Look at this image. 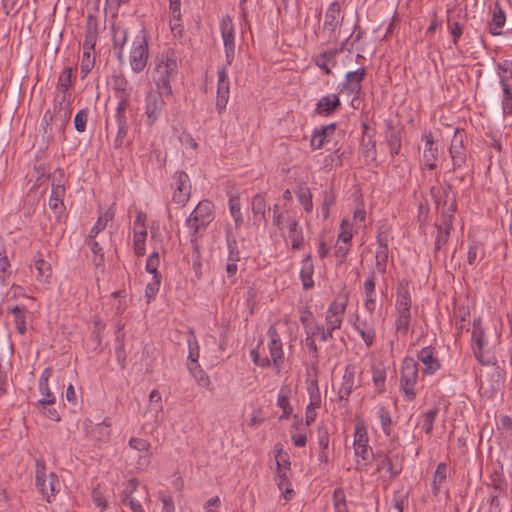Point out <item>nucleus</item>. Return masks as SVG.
Wrapping results in <instances>:
<instances>
[{
    "instance_id": "obj_1",
    "label": "nucleus",
    "mask_w": 512,
    "mask_h": 512,
    "mask_svg": "<svg viewBox=\"0 0 512 512\" xmlns=\"http://www.w3.org/2000/svg\"><path fill=\"white\" fill-rule=\"evenodd\" d=\"M72 74L73 69L66 67L58 78L57 94L54 98V111L59 122V129L63 130L70 121L72 112Z\"/></svg>"
},
{
    "instance_id": "obj_2",
    "label": "nucleus",
    "mask_w": 512,
    "mask_h": 512,
    "mask_svg": "<svg viewBox=\"0 0 512 512\" xmlns=\"http://www.w3.org/2000/svg\"><path fill=\"white\" fill-rule=\"evenodd\" d=\"M267 335L269 337L268 351L270 357H261L259 351L256 349L250 351V357L255 365L264 369L272 366L275 373L279 375L285 363L283 344L274 325L269 327Z\"/></svg>"
},
{
    "instance_id": "obj_3",
    "label": "nucleus",
    "mask_w": 512,
    "mask_h": 512,
    "mask_svg": "<svg viewBox=\"0 0 512 512\" xmlns=\"http://www.w3.org/2000/svg\"><path fill=\"white\" fill-rule=\"evenodd\" d=\"M178 72V57L173 49H168L162 59L156 63L152 78L160 95H171V78Z\"/></svg>"
},
{
    "instance_id": "obj_4",
    "label": "nucleus",
    "mask_w": 512,
    "mask_h": 512,
    "mask_svg": "<svg viewBox=\"0 0 512 512\" xmlns=\"http://www.w3.org/2000/svg\"><path fill=\"white\" fill-rule=\"evenodd\" d=\"M128 0H107L106 11H110L113 21V39L114 50L121 67L125 65L124 47L127 41V32L121 26V17L125 16V11L121 12V6L126 4Z\"/></svg>"
},
{
    "instance_id": "obj_5",
    "label": "nucleus",
    "mask_w": 512,
    "mask_h": 512,
    "mask_svg": "<svg viewBox=\"0 0 512 512\" xmlns=\"http://www.w3.org/2000/svg\"><path fill=\"white\" fill-rule=\"evenodd\" d=\"M110 104L114 106V115L107 121V129H109L111 133L116 132L112 142L113 155H115L117 152H121L127 136L128 124L126 113L128 101L120 100Z\"/></svg>"
},
{
    "instance_id": "obj_6",
    "label": "nucleus",
    "mask_w": 512,
    "mask_h": 512,
    "mask_svg": "<svg viewBox=\"0 0 512 512\" xmlns=\"http://www.w3.org/2000/svg\"><path fill=\"white\" fill-rule=\"evenodd\" d=\"M419 377L418 362L412 357H405L400 370V390L405 401L412 402L417 397L416 385Z\"/></svg>"
},
{
    "instance_id": "obj_7",
    "label": "nucleus",
    "mask_w": 512,
    "mask_h": 512,
    "mask_svg": "<svg viewBox=\"0 0 512 512\" xmlns=\"http://www.w3.org/2000/svg\"><path fill=\"white\" fill-rule=\"evenodd\" d=\"M149 38L148 31L143 28L133 42V48L130 51V66L135 72H140L146 67L149 58Z\"/></svg>"
},
{
    "instance_id": "obj_8",
    "label": "nucleus",
    "mask_w": 512,
    "mask_h": 512,
    "mask_svg": "<svg viewBox=\"0 0 512 512\" xmlns=\"http://www.w3.org/2000/svg\"><path fill=\"white\" fill-rule=\"evenodd\" d=\"M214 205L209 200L200 201L186 220V226L193 232L198 233L214 219Z\"/></svg>"
},
{
    "instance_id": "obj_9",
    "label": "nucleus",
    "mask_w": 512,
    "mask_h": 512,
    "mask_svg": "<svg viewBox=\"0 0 512 512\" xmlns=\"http://www.w3.org/2000/svg\"><path fill=\"white\" fill-rule=\"evenodd\" d=\"M449 154L452 161L453 171L468 167L470 157L464 145V133L456 129L449 147Z\"/></svg>"
},
{
    "instance_id": "obj_10",
    "label": "nucleus",
    "mask_w": 512,
    "mask_h": 512,
    "mask_svg": "<svg viewBox=\"0 0 512 512\" xmlns=\"http://www.w3.org/2000/svg\"><path fill=\"white\" fill-rule=\"evenodd\" d=\"M65 173L62 169H56L52 174V189L49 198V207L55 213L60 215L65 209Z\"/></svg>"
},
{
    "instance_id": "obj_11",
    "label": "nucleus",
    "mask_w": 512,
    "mask_h": 512,
    "mask_svg": "<svg viewBox=\"0 0 512 512\" xmlns=\"http://www.w3.org/2000/svg\"><path fill=\"white\" fill-rule=\"evenodd\" d=\"M36 487L38 491L46 498L47 502L51 501V497L59 491L60 482L55 473L47 475L45 466L37 462L36 470Z\"/></svg>"
},
{
    "instance_id": "obj_12",
    "label": "nucleus",
    "mask_w": 512,
    "mask_h": 512,
    "mask_svg": "<svg viewBox=\"0 0 512 512\" xmlns=\"http://www.w3.org/2000/svg\"><path fill=\"white\" fill-rule=\"evenodd\" d=\"M348 305V296L338 297L328 307L325 312L324 325L335 332L339 330L343 324L344 315Z\"/></svg>"
},
{
    "instance_id": "obj_13",
    "label": "nucleus",
    "mask_w": 512,
    "mask_h": 512,
    "mask_svg": "<svg viewBox=\"0 0 512 512\" xmlns=\"http://www.w3.org/2000/svg\"><path fill=\"white\" fill-rule=\"evenodd\" d=\"M221 36L223 39L226 65L230 66L235 58V29L233 20L229 15L222 18L220 23Z\"/></svg>"
},
{
    "instance_id": "obj_14",
    "label": "nucleus",
    "mask_w": 512,
    "mask_h": 512,
    "mask_svg": "<svg viewBox=\"0 0 512 512\" xmlns=\"http://www.w3.org/2000/svg\"><path fill=\"white\" fill-rule=\"evenodd\" d=\"M485 331L481 325V319L473 321V329L471 335V347L477 361L482 365H489L491 360L484 352Z\"/></svg>"
},
{
    "instance_id": "obj_15",
    "label": "nucleus",
    "mask_w": 512,
    "mask_h": 512,
    "mask_svg": "<svg viewBox=\"0 0 512 512\" xmlns=\"http://www.w3.org/2000/svg\"><path fill=\"white\" fill-rule=\"evenodd\" d=\"M412 298L409 290V282L405 279L397 284L395 299V317H412Z\"/></svg>"
},
{
    "instance_id": "obj_16",
    "label": "nucleus",
    "mask_w": 512,
    "mask_h": 512,
    "mask_svg": "<svg viewBox=\"0 0 512 512\" xmlns=\"http://www.w3.org/2000/svg\"><path fill=\"white\" fill-rule=\"evenodd\" d=\"M171 187L173 189V202L184 205L189 200L191 193V183L188 174L184 171L176 172L173 176Z\"/></svg>"
},
{
    "instance_id": "obj_17",
    "label": "nucleus",
    "mask_w": 512,
    "mask_h": 512,
    "mask_svg": "<svg viewBox=\"0 0 512 512\" xmlns=\"http://www.w3.org/2000/svg\"><path fill=\"white\" fill-rule=\"evenodd\" d=\"M108 87L110 91L108 103L120 100L128 101V81L122 70L111 76Z\"/></svg>"
},
{
    "instance_id": "obj_18",
    "label": "nucleus",
    "mask_w": 512,
    "mask_h": 512,
    "mask_svg": "<svg viewBox=\"0 0 512 512\" xmlns=\"http://www.w3.org/2000/svg\"><path fill=\"white\" fill-rule=\"evenodd\" d=\"M227 65L218 69L216 110L221 114L228 103L230 94V82L227 74Z\"/></svg>"
},
{
    "instance_id": "obj_19",
    "label": "nucleus",
    "mask_w": 512,
    "mask_h": 512,
    "mask_svg": "<svg viewBox=\"0 0 512 512\" xmlns=\"http://www.w3.org/2000/svg\"><path fill=\"white\" fill-rule=\"evenodd\" d=\"M147 216L143 212H139L134 221V252L137 256L145 255V241L147 238L146 228Z\"/></svg>"
},
{
    "instance_id": "obj_20",
    "label": "nucleus",
    "mask_w": 512,
    "mask_h": 512,
    "mask_svg": "<svg viewBox=\"0 0 512 512\" xmlns=\"http://www.w3.org/2000/svg\"><path fill=\"white\" fill-rule=\"evenodd\" d=\"M130 450L138 454V460L137 463H135L136 469H146L151 461L150 443L144 439L131 438Z\"/></svg>"
},
{
    "instance_id": "obj_21",
    "label": "nucleus",
    "mask_w": 512,
    "mask_h": 512,
    "mask_svg": "<svg viewBox=\"0 0 512 512\" xmlns=\"http://www.w3.org/2000/svg\"><path fill=\"white\" fill-rule=\"evenodd\" d=\"M355 375L356 366L352 363L347 364L337 391L339 400L348 401L355 388Z\"/></svg>"
},
{
    "instance_id": "obj_22",
    "label": "nucleus",
    "mask_w": 512,
    "mask_h": 512,
    "mask_svg": "<svg viewBox=\"0 0 512 512\" xmlns=\"http://www.w3.org/2000/svg\"><path fill=\"white\" fill-rule=\"evenodd\" d=\"M417 359L423 364V373L426 375H433L441 368L435 349L431 346L423 347L417 353Z\"/></svg>"
},
{
    "instance_id": "obj_23",
    "label": "nucleus",
    "mask_w": 512,
    "mask_h": 512,
    "mask_svg": "<svg viewBox=\"0 0 512 512\" xmlns=\"http://www.w3.org/2000/svg\"><path fill=\"white\" fill-rule=\"evenodd\" d=\"M365 75L366 69L363 67L356 71L348 72L342 83L341 92H346L348 95H358L361 91V83Z\"/></svg>"
},
{
    "instance_id": "obj_24",
    "label": "nucleus",
    "mask_w": 512,
    "mask_h": 512,
    "mask_svg": "<svg viewBox=\"0 0 512 512\" xmlns=\"http://www.w3.org/2000/svg\"><path fill=\"white\" fill-rule=\"evenodd\" d=\"M110 425L103 421L101 423L93 424L92 421L86 420L84 422V429L86 435L95 442H106L110 436Z\"/></svg>"
},
{
    "instance_id": "obj_25",
    "label": "nucleus",
    "mask_w": 512,
    "mask_h": 512,
    "mask_svg": "<svg viewBox=\"0 0 512 512\" xmlns=\"http://www.w3.org/2000/svg\"><path fill=\"white\" fill-rule=\"evenodd\" d=\"M341 106L338 94H327L322 96L315 106V113L320 116H330L334 114Z\"/></svg>"
},
{
    "instance_id": "obj_26",
    "label": "nucleus",
    "mask_w": 512,
    "mask_h": 512,
    "mask_svg": "<svg viewBox=\"0 0 512 512\" xmlns=\"http://www.w3.org/2000/svg\"><path fill=\"white\" fill-rule=\"evenodd\" d=\"M336 124L332 123L326 126H321L313 131L310 140V146L313 150L322 148L326 143H329L334 136Z\"/></svg>"
},
{
    "instance_id": "obj_27",
    "label": "nucleus",
    "mask_w": 512,
    "mask_h": 512,
    "mask_svg": "<svg viewBox=\"0 0 512 512\" xmlns=\"http://www.w3.org/2000/svg\"><path fill=\"white\" fill-rule=\"evenodd\" d=\"M368 434L366 427L362 424H357L354 432V451L357 457H361L363 460L368 458Z\"/></svg>"
},
{
    "instance_id": "obj_28",
    "label": "nucleus",
    "mask_w": 512,
    "mask_h": 512,
    "mask_svg": "<svg viewBox=\"0 0 512 512\" xmlns=\"http://www.w3.org/2000/svg\"><path fill=\"white\" fill-rule=\"evenodd\" d=\"M343 46L339 49H330L324 51L313 58L317 67H319L326 75L331 74V68L337 64L336 56L342 52Z\"/></svg>"
},
{
    "instance_id": "obj_29",
    "label": "nucleus",
    "mask_w": 512,
    "mask_h": 512,
    "mask_svg": "<svg viewBox=\"0 0 512 512\" xmlns=\"http://www.w3.org/2000/svg\"><path fill=\"white\" fill-rule=\"evenodd\" d=\"M163 95H160L159 91L157 93L149 92L146 97V115L148 119L149 125H152L159 117L163 100L161 99Z\"/></svg>"
},
{
    "instance_id": "obj_30",
    "label": "nucleus",
    "mask_w": 512,
    "mask_h": 512,
    "mask_svg": "<svg viewBox=\"0 0 512 512\" xmlns=\"http://www.w3.org/2000/svg\"><path fill=\"white\" fill-rule=\"evenodd\" d=\"M343 17L341 16L340 5L337 1L332 2L325 14L324 30L334 33L341 25Z\"/></svg>"
},
{
    "instance_id": "obj_31",
    "label": "nucleus",
    "mask_w": 512,
    "mask_h": 512,
    "mask_svg": "<svg viewBox=\"0 0 512 512\" xmlns=\"http://www.w3.org/2000/svg\"><path fill=\"white\" fill-rule=\"evenodd\" d=\"M34 268L36 270V281L42 284H50L52 279L51 264L46 261L41 253H37L34 260Z\"/></svg>"
},
{
    "instance_id": "obj_32",
    "label": "nucleus",
    "mask_w": 512,
    "mask_h": 512,
    "mask_svg": "<svg viewBox=\"0 0 512 512\" xmlns=\"http://www.w3.org/2000/svg\"><path fill=\"white\" fill-rule=\"evenodd\" d=\"M436 227L437 234L435 237V250L440 251L448 243L453 223H450L449 217L440 218L439 222L436 224Z\"/></svg>"
},
{
    "instance_id": "obj_33",
    "label": "nucleus",
    "mask_w": 512,
    "mask_h": 512,
    "mask_svg": "<svg viewBox=\"0 0 512 512\" xmlns=\"http://www.w3.org/2000/svg\"><path fill=\"white\" fill-rule=\"evenodd\" d=\"M313 274L314 264L312 256L307 254L301 262L300 269V279L304 290H310L314 287Z\"/></svg>"
},
{
    "instance_id": "obj_34",
    "label": "nucleus",
    "mask_w": 512,
    "mask_h": 512,
    "mask_svg": "<svg viewBox=\"0 0 512 512\" xmlns=\"http://www.w3.org/2000/svg\"><path fill=\"white\" fill-rule=\"evenodd\" d=\"M377 470L387 469L392 478H396L401 473V466L396 465L392 458L385 452H377L374 455Z\"/></svg>"
},
{
    "instance_id": "obj_35",
    "label": "nucleus",
    "mask_w": 512,
    "mask_h": 512,
    "mask_svg": "<svg viewBox=\"0 0 512 512\" xmlns=\"http://www.w3.org/2000/svg\"><path fill=\"white\" fill-rule=\"evenodd\" d=\"M288 236L291 240V247L294 250H299L303 247L304 244V236L302 227L299 224V221L295 218H288Z\"/></svg>"
},
{
    "instance_id": "obj_36",
    "label": "nucleus",
    "mask_w": 512,
    "mask_h": 512,
    "mask_svg": "<svg viewBox=\"0 0 512 512\" xmlns=\"http://www.w3.org/2000/svg\"><path fill=\"white\" fill-rule=\"evenodd\" d=\"M505 22L506 14L500 4L495 2L492 12V20L489 24V32L494 36L500 35Z\"/></svg>"
},
{
    "instance_id": "obj_37",
    "label": "nucleus",
    "mask_w": 512,
    "mask_h": 512,
    "mask_svg": "<svg viewBox=\"0 0 512 512\" xmlns=\"http://www.w3.org/2000/svg\"><path fill=\"white\" fill-rule=\"evenodd\" d=\"M13 314L14 324L20 335H24L27 331V309L24 306L15 305L8 309Z\"/></svg>"
},
{
    "instance_id": "obj_38",
    "label": "nucleus",
    "mask_w": 512,
    "mask_h": 512,
    "mask_svg": "<svg viewBox=\"0 0 512 512\" xmlns=\"http://www.w3.org/2000/svg\"><path fill=\"white\" fill-rule=\"evenodd\" d=\"M163 410L162 397L158 390L154 389L149 394L148 414L154 422H158Z\"/></svg>"
},
{
    "instance_id": "obj_39",
    "label": "nucleus",
    "mask_w": 512,
    "mask_h": 512,
    "mask_svg": "<svg viewBox=\"0 0 512 512\" xmlns=\"http://www.w3.org/2000/svg\"><path fill=\"white\" fill-rule=\"evenodd\" d=\"M448 467L447 464L441 462L437 465L436 470L433 475L432 481V490L434 495H438L440 493L442 484L445 482L447 478Z\"/></svg>"
},
{
    "instance_id": "obj_40",
    "label": "nucleus",
    "mask_w": 512,
    "mask_h": 512,
    "mask_svg": "<svg viewBox=\"0 0 512 512\" xmlns=\"http://www.w3.org/2000/svg\"><path fill=\"white\" fill-rule=\"evenodd\" d=\"M288 393H289V389L287 387L286 388L282 387L278 394L277 405L279 408L282 409V414L279 417V420L289 418V416L291 415V413L293 411V408L290 405Z\"/></svg>"
},
{
    "instance_id": "obj_41",
    "label": "nucleus",
    "mask_w": 512,
    "mask_h": 512,
    "mask_svg": "<svg viewBox=\"0 0 512 512\" xmlns=\"http://www.w3.org/2000/svg\"><path fill=\"white\" fill-rule=\"evenodd\" d=\"M274 452H275L277 472L287 473V471L290 470V465H291L288 453L283 450V447L281 444H276L274 446Z\"/></svg>"
},
{
    "instance_id": "obj_42",
    "label": "nucleus",
    "mask_w": 512,
    "mask_h": 512,
    "mask_svg": "<svg viewBox=\"0 0 512 512\" xmlns=\"http://www.w3.org/2000/svg\"><path fill=\"white\" fill-rule=\"evenodd\" d=\"M170 12V27L175 31L181 26V0H168Z\"/></svg>"
},
{
    "instance_id": "obj_43",
    "label": "nucleus",
    "mask_w": 512,
    "mask_h": 512,
    "mask_svg": "<svg viewBox=\"0 0 512 512\" xmlns=\"http://www.w3.org/2000/svg\"><path fill=\"white\" fill-rule=\"evenodd\" d=\"M251 210L255 220L265 218L266 201L263 195L256 194L251 200Z\"/></svg>"
},
{
    "instance_id": "obj_44",
    "label": "nucleus",
    "mask_w": 512,
    "mask_h": 512,
    "mask_svg": "<svg viewBox=\"0 0 512 512\" xmlns=\"http://www.w3.org/2000/svg\"><path fill=\"white\" fill-rule=\"evenodd\" d=\"M38 390L42 397L37 401L36 406L54 405L56 403V396L50 390L49 383H38Z\"/></svg>"
},
{
    "instance_id": "obj_45",
    "label": "nucleus",
    "mask_w": 512,
    "mask_h": 512,
    "mask_svg": "<svg viewBox=\"0 0 512 512\" xmlns=\"http://www.w3.org/2000/svg\"><path fill=\"white\" fill-rule=\"evenodd\" d=\"M439 409L438 408H432L421 415V419L423 421L422 428L425 431L427 435H431L433 431L434 422L437 418Z\"/></svg>"
},
{
    "instance_id": "obj_46",
    "label": "nucleus",
    "mask_w": 512,
    "mask_h": 512,
    "mask_svg": "<svg viewBox=\"0 0 512 512\" xmlns=\"http://www.w3.org/2000/svg\"><path fill=\"white\" fill-rule=\"evenodd\" d=\"M321 212L323 218L326 220L329 217L330 208L335 204L336 196L332 190H325L321 194Z\"/></svg>"
},
{
    "instance_id": "obj_47",
    "label": "nucleus",
    "mask_w": 512,
    "mask_h": 512,
    "mask_svg": "<svg viewBox=\"0 0 512 512\" xmlns=\"http://www.w3.org/2000/svg\"><path fill=\"white\" fill-rule=\"evenodd\" d=\"M275 480H276L278 488L284 493L285 499L290 500L294 494V491H293V489L290 488V483H289L287 473L277 472Z\"/></svg>"
},
{
    "instance_id": "obj_48",
    "label": "nucleus",
    "mask_w": 512,
    "mask_h": 512,
    "mask_svg": "<svg viewBox=\"0 0 512 512\" xmlns=\"http://www.w3.org/2000/svg\"><path fill=\"white\" fill-rule=\"evenodd\" d=\"M379 246L376 250V267L382 273L386 270V263L388 260V247L386 243H382L379 239Z\"/></svg>"
},
{
    "instance_id": "obj_49",
    "label": "nucleus",
    "mask_w": 512,
    "mask_h": 512,
    "mask_svg": "<svg viewBox=\"0 0 512 512\" xmlns=\"http://www.w3.org/2000/svg\"><path fill=\"white\" fill-rule=\"evenodd\" d=\"M95 64V54L93 51L83 50V55L80 64V72L82 78H85L88 73L93 69Z\"/></svg>"
},
{
    "instance_id": "obj_50",
    "label": "nucleus",
    "mask_w": 512,
    "mask_h": 512,
    "mask_svg": "<svg viewBox=\"0 0 512 512\" xmlns=\"http://www.w3.org/2000/svg\"><path fill=\"white\" fill-rule=\"evenodd\" d=\"M377 415H378V417L380 419L383 433L386 436H390L391 435L392 418H391V415H390V412H389L388 408L385 407V406H379L378 407V411H377Z\"/></svg>"
},
{
    "instance_id": "obj_51",
    "label": "nucleus",
    "mask_w": 512,
    "mask_h": 512,
    "mask_svg": "<svg viewBox=\"0 0 512 512\" xmlns=\"http://www.w3.org/2000/svg\"><path fill=\"white\" fill-rule=\"evenodd\" d=\"M229 210L231 213V216L233 217L235 221L236 227H240L243 223V217L241 213V204L239 197L231 196L229 198Z\"/></svg>"
},
{
    "instance_id": "obj_52",
    "label": "nucleus",
    "mask_w": 512,
    "mask_h": 512,
    "mask_svg": "<svg viewBox=\"0 0 512 512\" xmlns=\"http://www.w3.org/2000/svg\"><path fill=\"white\" fill-rule=\"evenodd\" d=\"M187 367L200 386H209L210 379L205 371L201 368L199 363H195L194 365H187Z\"/></svg>"
},
{
    "instance_id": "obj_53",
    "label": "nucleus",
    "mask_w": 512,
    "mask_h": 512,
    "mask_svg": "<svg viewBox=\"0 0 512 512\" xmlns=\"http://www.w3.org/2000/svg\"><path fill=\"white\" fill-rule=\"evenodd\" d=\"M227 246H228V261L229 262H239L241 259L240 252L237 248V242L234 236L230 232H227L226 235Z\"/></svg>"
},
{
    "instance_id": "obj_54",
    "label": "nucleus",
    "mask_w": 512,
    "mask_h": 512,
    "mask_svg": "<svg viewBox=\"0 0 512 512\" xmlns=\"http://www.w3.org/2000/svg\"><path fill=\"white\" fill-rule=\"evenodd\" d=\"M387 144L390 149V154L397 155L401 149V137L400 133L398 131H395L393 129L390 130V132L387 134Z\"/></svg>"
},
{
    "instance_id": "obj_55",
    "label": "nucleus",
    "mask_w": 512,
    "mask_h": 512,
    "mask_svg": "<svg viewBox=\"0 0 512 512\" xmlns=\"http://www.w3.org/2000/svg\"><path fill=\"white\" fill-rule=\"evenodd\" d=\"M447 26L452 37L453 45L458 46L459 40L463 34L464 25L458 21H452L448 18Z\"/></svg>"
},
{
    "instance_id": "obj_56",
    "label": "nucleus",
    "mask_w": 512,
    "mask_h": 512,
    "mask_svg": "<svg viewBox=\"0 0 512 512\" xmlns=\"http://www.w3.org/2000/svg\"><path fill=\"white\" fill-rule=\"evenodd\" d=\"M88 245L93 253V263L95 267H100L104 262V251L103 247L99 244V242L95 240H88Z\"/></svg>"
},
{
    "instance_id": "obj_57",
    "label": "nucleus",
    "mask_w": 512,
    "mask_h": 512,
    "mask_svg": "<svg viewBox=\"0 0 512 512\" xmlns=\"http://www.w3.org/2000/svg\"><path fill=\"white\" fill-rule=\"evenodd\" d=\"M308 393H309V396H310V402L309 404L307 405L308 408H311V409H317L321 406V395H320V392H319V388H318V385H317V382H312L308 388Z\"/></svg>"
},
{
    "instance_id": "obj_58",
    "label": "nucleus",
    "mask_w": 512,
    "mask_h": 512,
    "mask_svg": "<svg viewBox=\"0 0 512 512\" xmlns=\"http://www.w3.org/2000/svg\"><path fill=\"white\" fill-rule=\"evenodd\" d=\"M53 122L59 127V122L56 119L55 111L47 110L41 119L39 131L44 135L47 134Z\"/></svg>"
},
{
    "instance_id": "obj_59",
    "label": "nucleus",
    "mask_w": 512,
    "mask_h": 512,
    "mask_svg": "<svg viewBox=\"0 0 512 512\" xmlns=\"http://www.w3.org/2000/svg\"><path fill=\"white\" fill-rule=\"evenodd\" d=\"M88 115H89L88 108L81 109L76 113L73 123H74V127L77 132H79V133L85 132Z\"/></svg>"
},
{
    "instance_id": "obj_60",
    "label": "nucleus",
    "mask_w": 512,
    "mask_h": 512,
    "mask_svg": "<svg viewBox=\"0 0 512 512\" xmlns=\"http://www.w3.org/2000/svg\"><path fill=\"white\" fill-rule=\"evenodd\" d=\"M96 40H97L96 29L92 28L90 25H88L86 27L85 39L83 42V50L94 52Z\"/></svg>"
},
{
    "instance_id": "obj_61",
    "label": "nucleus",
    "mask_w": 512,
    "mask_h": 512,
    "mask_svg": "<svg viewBox=\"0 0 512 512\" xmlns=\"http://www.w3.org/2000/svg\"><path fill=\"white\" fill-rule=\"evenodd\" d=\"M333 502L335 512H349L345 494L342 489H336L333 493Z\"/></svg>"
},
{
    "instance_id": "obj_62",
    "label": "nucleus",
    "mask_w": 512,
    "mask_h": 512,
    "mask_svg": "<svg viewBox=\"0 0 512 512\" xmlns=\"http://www.w3.org/2000/svg\"><path fill=\"white\" fill-rule=\"evenodd\" d=\"M373 384L377 393L385 390L386 372L383 369H373Z\"/></svg>"
},
{
    "instance_id": "obj_63",
    "label": "nucleus",
    "mask_w": 512,
    "mask_h": 512,
    "mask_svg": "<svg viewBox=\"0 0 512 512\" xmlns=\"http://www.w3.org/2000/svg\"><path fill=\"white\" fill-rule=\"evenodd\" d=\"M438 157V149H424L423 151V163L424 166L429 170H435L437 168L436 160Z\"/></svg>"
},
{
    "instance_id": "obj_64",
    "label": "nucleus",
    "mask_w": 512,
    "mask_h": 512,
    "mask_svg": "<svg viewBox=\"0 0 512 512\" xmlns=\"http://www.w3.org/2000/svg\"><path fill=\"white\" fill-rule=\"evenodd\" d=\"M310 333L314 336H318L322 342H326L334 336V332L328 329L324 324H316L314 328L310 330Z\"/></svg>"
}]
</instances>
